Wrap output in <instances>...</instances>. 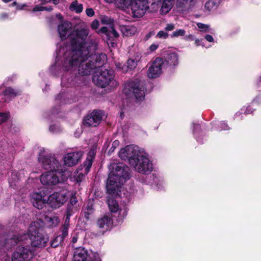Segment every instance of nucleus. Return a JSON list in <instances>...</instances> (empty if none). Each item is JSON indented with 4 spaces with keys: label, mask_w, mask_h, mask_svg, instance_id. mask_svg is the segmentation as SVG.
<instances>
[{
    "label": "nucleus",
    "mask_w": 261,
    "mask_h": 261,
    "mask_svg": "<svg viewBox=\"0 0 261 261\" xmlns=\"http://www.w3.org/2000/svg\"><path fill=\"white\" fill-rule=\"evenodd\" d=\"M58 31L62 40L69 38L71 41V50L65 53L66 60L63 63L66 70L78 66L79 74L87 75L96 67V63L106 59L105 54L96 53L98 44L96 39L85 41L88 35V30L75 31L71 22L64 21L59 25Z\"/></svg>",
    "instance_id": "f257e3e1"
},
{
    "label": "nucleus",
    "mask_w": 261,
    "mask_h": 261,
    "mask_svg": "<svg viewBox=\"0 0 261 261\" xmlns=\"http://www.w3.org/2000/svg\"><path fill=\"white\" fill-rule=\"evenodd\" d=\"M128 178V167L122 163H118L116 165L115 169L110 173L107 182V192L111 195L108 200L109 208L112 213L118 212L120 219L124 218L127 215L126 208L124 206L123 208H120L117 201L112 197L120 196L121 186Z\"/></svg>",
    "instance_id": "f03ea898"
},
{
    "label": "nucleus",
    "mask_w": 261,
    "mask_h": 261,
    "mask_svg": "<svg viewBox=\"0 0 261 261\" xmlns=\"http://www.w3.org/2000/svg\"><path fill=\"white\" fill-rule=\"evenodd\" d=\"M39 161L42 164L44 169H50V171L42 174L40 176V181L43 185L53 186L66 181L69 173L64 167L62 168L58 160L54 157L43 156L39 155Z\"/></svg>",
    "instance_id": "7ed1b4c3"
},
{
    "label": "nucleus",
    "mask_w": 261,
    "mask_h": 261,
    "mask_svg": "<svg viewBox=\"0 0 261 261\" xmlns=\"http://www.w3.org/2000/svg\"><path fill=\"white\" fill-rule=\"evenodd\" d=\"M40 226V224L38 222L32 223L29 228V234H20L16 239H11V242H8L6 244L3 248L2 251L5 252L7 249L10 248L15 243H19L26 244L29 242V240L31 241L32 247L38 248L44 247L49 241V238L46 235L39 232V228Z\"/></svg>",
    "instance_id": "20e7f679"
},
{
    "label": "nucleus",
    "mask_w": 261,
    "mask_h": 261,
    "mask_svg": "<svg viewBox=\"0 0 261 261\" xmlns=\"http://www.w3.org/2000/svg\"><path fill=\"white\" fill-rule=\"evenodd\" d=\"M119 156L123 160H128L129 164L134 167L138 172H146V153L138 146L133 145L127 146L121 149Z\"/></svg>",
    "instance_id": "39448f33"
},
{
    "label": "nucleus",
    "mask_w": 261,
    "mask_h": 261,
    "mask_svg": "<svg viewBox=\"0 0 261 261\" xmlns=\"http://www.w3.org/2000/svg\"><path fill=\"white\" fill-rule=\"evenodd\" d=\"M18 236H16L15 235H13V236L10 235H5L2 236L0 237V255L5 254L6 253V251L10 249H7L5 250V252L2 251L3 248L6 245V244L9 242H11V239L15 238L17 239ZM17 243H15L14 245H12L10 248L15 244ZM18 244H19L18 243ZM20 245L17 248L16 251L13 253L12 260V261H27L29 260L32 257V252L31 250L29 249L28 246H23L24 244L20 243Z\"/></svg>",
    "instance_id": "423d86ee"
},
{
    "label": "nucleus",
    "mask_w": 261,
    "mask_h": 261,
    "mask_svg": "<svg viewBox=\"0 0 261 261\" xmlns=\"http://www.w3.org/2000/svg\"><path fill=\"white\" fill-rule=\"evenodd\" d=\"M94 83L102 88L109 86L114 88L118 86V83L115 79L114 71L113 70L101 69L100 71L93 77Z\"/></svg>",
    "instance_id": "0eeeda50"
},
{
    "label": "nucleus",
    "mask_w": 261,
    "mask_h": 261,
    "mask_svg": "<svg viewBox=\"0 0 261 261\" xmlns=\"http://www.w3.org/2000/svg\"><path fill=\"white\" fill-rule=\"evenodd\" d=\"M144 85V83L141 81H130L125 84L123 92L127 97L135 95L138 101H142L145 97Z\"/></svg>",
    "instance_id": "6e6552de"
},
{
    "label": "nucleus",
    "mask_w": 261,
    "mask_h": 261,
    "mask_svg": "<svg viewBox=\"0 0 261 261\" xmlns=\"http://www.w3.org/2000/svg\"><path fill=\"white\" fill-rule=\"evenodd\" d=\"M67 194L68 192L66 190L54 193L48 196L47 204L53 208L60 207L67 201Z\"/></svg>",
    "instance_id": "1a4fd4ad"
},
{
    "label": "nucleus",
    "mask_w": 261,
    "mask_h": 261,
    "mask_svg": "<svg viewBox=\"0 0 261 261\" xmlns=\"http://www.w3.org/2000/svg\"><path fill=\"white\" fill-rule=\"evenodd\" d=\"M47 199L48 195L45 189L34 192L31 195V201L33 205L38 209H42L45 204L47 203Z\"/></svg>",
    "instance_id": "9d476101"
},
{
    "label": "nucleus",
    "mask_w": 261,
    "mask_h": 261,
    "mask_svg": "<svg viewBox=\"0 0 261 261\" xmlns=\"http://www.w3.org/2000/svg\"><path fill=\"white\" fill-rule=\"evenodd\" d=\"M101 22L102 24L109 25V27H103L100 29V31L102 33L106 34L110 37H111V36L115 38L118 37L119 34L114 28V21L112 19L108 16H103L101 17Z\"/></svg>",
    "instance_id": "9b49d317"
},
{
    "label": "nucleus",
    "mask_w": 261,
    "mask_h": 261,
    "mask_svg": "<svg viewBox=\"0 0 261 261\" xmlns=\"http://www.w3.org/2000/svg\"><path fill=\"white\" fill-rule=\"evenodd\" d=\"M163 63L164 62L162 58H156L150 66L148 76L152 78L158 77L162 72Z\"/></svg>",
    "instance_id": "f8f14e48"
},
{
    "label": "nucleus",
    "mask_w": 261,
    "mask_h": 261,
    "mask_svg": "<svg viewBox=\"0 0 261 261\" xmlns=\"http://www.w3.org/2000/svg\"><path fill=\"white\" fill-rule=\"evenodd\" d=\"M102 113L100 111H94L88 115L84 119V123L88 126H96L102 119Z\"/></svg>",
    "instance_id": "ddd939ff"
},
{
    "label": "nucleus",
    "mask_w": 261,
    "mask_h": 261,
    "mask_svg": "<svg viewBox=\"0 0 261 261\" xmlns=\"http://www.w3.org/2000/svg\"><path fill=\"white\" fill-rule=\"evenodd\" d=\"M82 155L83 153L81 151L70 152L66 154L64 158L65 165L68 167L75 165L77 163Z\"/></svg>",
    "instance_id": "4468645a"
},
{
    "label": "nucleus",
    "mask_w": 261,
    "mask_h": 261,
    "mask_svg": "<svg viewBox=\"0 0 261 261\" xmlns=\"http://www.w3.org/2000/svg\"><path fill=\"white\" fill-rule=\"evenodd\" d=\"M97 226L103 231H107L111 228L113 225V220L111 214H107L97 221Z\"/></svg>",
    "instance_id": "2eb2a0df"
},
{
    "label": "nucleus",
    "mask_w": 261,
    "mask_h": 261,
    "mask_svg": "<svg viewBox=\"0 0 261 261\" xmlns=\"http://www.w3.org/2000/svg\"><path fill=\"white\" fill-rule=\"evenodd\" d=\"M89 254L84 248H76L74 252V261H88Z\"/></svg>",
    "instance_id": "dca6fc26"
},
{
    "label": "nucleus",
    "mask_w": 261,
    "mask_h": 261,
    "mask_svg": "<svg viewBox=\"0 0 261 261\" xmlns=\"http://www.w3.org/2000/svg\"><path fill=\"white\" fill-rule=\"evenodd\" d=\"M196 4V0H177L176 6L182 11H188Z\"/></svg>",
    "instance_id": "f3484780"
},
{
    "label": "nucleus",
    "mask_w": 261,
    "mask_h": 261,
    "mask_svg": "<svg viewBox=\"0 0 261 261\" xmlns=\"http://www.w3.org/2000/svg\"><path fill=\"white\" fill-rule=\"evenodd\" d=\"M9 183L11 187L15 188L16 185L17 181L22 177L23 176V171H20L19 172L13 171L9 173Z\"/></svg>",
    "instance_id": "a211bd4d"
},
{
    "label": "nucleus",
    "mask_w": 261,
    "mask_h": 261,
    "mask_svg": "<svg viewBox=\"0 0 261 261\" xmlns=\"http://www.w3.org/2000/svg\"><path fill=\"white\" fill-rule=\"evenodd\" d=\"M127 66L125 65H122L121 63H116V66L119 70L122 71L123 72H126L128 70H132L136 67L137 61L135 60L129 59L127 61Z\"/></svg>",
    "instance_id": "6ab92c4d"
},
{
    "label": "nucleus",
    "mask_w": 261,
    "mask_h": 261,
    "mask_svg": "<svg viewBox=\"0 0 261 261\" xmlns=\"http://www.w3.org/2000/svg\"><path fill=\"white\" fill-rule=\"evenodd\" d=\"M94 156L95 150L94 149H92L88 152L87 159L84 163V166L85 167V173H86V174L90 170Z\"/></svg>",
    "instance_id": "aec40b11"
},
{
    "label": "nucleus",
    "mask_w": 261,
    "mask_h": 261,
    "mask_svg": "<svg viewBox=\"0 0 261 261\" xmlns=\"http://www.w3.org/2000/svg\"><path fill=\"white\" fill-rule=\"evenodd\" d=\"M166 61L170 66L174 67L178 64V55L176 53H171L168 55Z\"/></svg>",
    "instance_id": "412c9836"
},
{
    "label": "nucleus",
    "mask_w": 261,
    "mask_h": 261,
    "mask_svg": "<svg viewBox=\"0 0 261 261\" xmlns=\"http://www.w3.org/2000/svg\"><path fill=\"white\" fill-rule=\"evenodd\" d=\"M174 3L162 1V6L160 10V13L162 15H166L169 13L172 8Z\"/></svg>",
    "instance_id": "4be33fe9"
},
{
    "label": "nucleus",
    "mask_w": 261,
    "mask_h": 261,
    "mask_svg": "<svg viewBox=\"0 0 261 261\" xmlns=\"http://www.w3.org/2000/svg\"><path fill=\"white\" fill-rule=\"evenodd\" d=\"M18 93V91L11 88L10 87L7 88L4 91V95L5 96V101H9Z\"/></svg>",
    "instance_id": "5701e85b"
},
{
    "label": "nucleus",
    "mask_w": 261,
    "mask_h": 261,
    "mask_svg": "<svg viewBox=\"0 0 261 261\" xmlns=\"http://www.w3.org/2000/svg\"><path fill=\"white\" fill-rule=\"evenodd\" d=\"M122 33L126 36L134 35L137 32V29L133 26H125L122 28Z\"/></svg>",
    "instance_id": "b1692460"
},
{
    "label": "nucleus",
    "mask_w": 261,
    "mask_h": 261,
    "mask_svg": "<svg viewBox=\"0 0 261 261\" xmlns=\"http://www.w3.org/2000/svg\"><path fill=\"white\" fill-rule=\"evenodd\" d=\"M71 215V213L70 212L69 209H68L67 212V216H66V220H65V224L64 225V229H63V231H62V234L61 236H60L61 237H63V240L68 234V226H69V222L70 217Z\"/></svg>",
    "instance_id": "393cba45"
},
{
    "label": "nucleus",
    "mask_w": 261,
    "mask_h": 261,
    "mask_svg": "<svg viewBox=\"0 0 261 261\" xmlns=\"http://www.w3.org/2000/svg\"><path fill=\"white\" fill-rule=\"evenodd\" d=\"M220 0H209L205 5V8L208 11L216 9L220 4Z\"/></svg>",
    "instance_id": "a878e982"
},
{
    "label": "nucleus",
    "mask_w": 261,
    "mask_h": 261,
    "mask_svg": "<svg viewBox=\"0 0 261 261\" xmlns=\"http://www.w3.org/2000/svg\"><path fill=\"white\" fill-rule=\"evenodd\" d=\"M82 172H80L79 171L74 172L72 176L70 177L71 181H76V182H81L84 178V174Z\"/></svg>",
    "instance_id": "bb28decb"
},
{
    "label": "nucleus",
    "mask_w": 261,
    "mask_h": 261,
    "mask_svg": "<svg viewBox=\"0 0 261 261\" xmlns=\"http://www.w3.org/2000/svg\"><path fill=\"white\" fill-rule=\"evenodd\" d=\"M70 9L72 11H74L76 13H80L83 10V6L79 4L76 1H73L70 6Z\"/></svg>",
    "instance_id": "cd10ccee"
},
{
    "label": "nucleus",
    "mask_w": 261,
    "mask_h": 261,
    "mask_svg": "<svg viewBox=\"0 0 261 261\" xmlns=\"http://www.w3.org/2000/svg\"><path fill=\"white\" fill-rule=\"evenodd\" d=\"M48 225L49 226H55L57 225L59 223V220L57 217L54 216L53 217H49L46 219Z\"/></svg>",
    "instance_id": "c85d7f7f"
},
{
    "label": "nucleus",
    "mask_w": 261,
    "mask_h": 261,
    "mask_svg": "<svg viewBox=\"0 0 261 261\" xmlns=\"http://www.w3.org/2000/svg\"><path fill=\"white\" fill-rule=\"evenodd\" d=\"M10 117L9 112H0V125L6 122Z\"/></svg>",
    "instance_id": "c756f323"
},
{
    "label": "nucleus",
    "mask_w": 261,
    "mask_h": 261,
    "mask_svg": "<svg viewBox=\"0 0 261 261\" xmlns=\"http://www.w3.org/2000/svg\"><path fill=\"white\" fill-rule=\"evenodd\" d=\"M88 261H101L99 254L96 252L89 254Z\"/></svg>",
    "instance_id": "7c9ffc66"
},
{
    "label": "nucleus",
    "mask_w": 261,
    "mask_h": 261,
    "mask_svg": "<svg viewBox=\"0 0 261 261\" xmlns=\"http://www.w3.org/2000/svg\"><path fill=\"white\" fill-rule=\"evenodd\" d=\"M63 237L60 236H58L51 242V246L53 247H57L63 242Z\"/></svg>",
    "instance_id": "2f4dec72"
},
{
    "label": "nucleus",
    "mask_w": 261,
    "mask_h": 261,
    "mask_svg": "<svg viewBox=\"0 0 261 261\" xmlns=\"http://www.w3.org/2000/svg\"><path fill=\"white\" fill-rule=\"evenodd\" d=\"M93 212V207L91 203H89L87 205L86 210L85 212V217L88 219V216Z\"/></svg>",
    "instance_id": "473e14b6"
},
{
    "label": "nucleus",
    "mask_w": 261,
    "mask_h": 261,
    "mask_svg": "<svg viewBox=\"0 0 261 261\" xmlns=\"http://www.w3.org/2000/svg\"><path fill=\"white\" fill-rule=\"evenodd\" d=\"M159 5L153 2L151 4V6L149 7H148V10H149V12L152 13H154L158 11L159 9Z\"/></svg>",
    "instance_id": "72a5a7b5"
},
{
    "label": "nucleus",
    "mask_w": 261,
    "mask_h": 261,
    "mask_svg": "<svg viewBox=\"0 0 261 261\" xmlns=\"http://www.w3.org/2000/svg\"><path fill=\"white\" fill-rule=\"evenodd\" d=\"M61 130V127L59 124H53L49 127V131L52 133H58Z\"/></svg>",
    "instance_id": "f704fd0d"
},
{
    "label": "nucleus",
    "mask_w": 261,
    "mask_h": 261,
    "mask_svg": "<svg viewBox=\"0 0 261 261\" xmlns=\"http://www.w3.org/2000/svg\"><path fill=\"white\" fill-rule=\"evenodd\" d=\"M52 8L51 7H42L39 6H35L33 9V11H51Z\"/></svg>",
    "instance_id": "c9c22d12"
},
{
    "label": "nucleus",
    "mask_w": 261,
    "mask_h": 261,
    "mask_svg": "<svg viewBox=\"0 0 261 261\" xmlns=\"http://www.w3.org/2000/svg\"><path fill=\"white\" fill-rule=\"evenodd\" d=\"M185 35V31L182 29H179L178 30H176L173 32L172 33V36L173 37H178L179 36H184Z\"/></svg>",
    "instance_id": "e433bc0d"
},
{
    "label": "nucleus",
    "mask_w": 261,
    "mask_h": 261,
    "mask_svg": "<svg viewBox=\"0 0 261 261\" xmlns=\"http://www.w3.org/2000/svg\"><path fill=\"white\" fill-rule=\"evenodd\" d=\"M157 36L159 38H166L168 36V34L164 31H161L158 33Z\"/></svg>",
    "instance_id": "4c0bfd02"
},
{
    "label": "nucleus",
    "mask_w": 261,
    "mask_h": 261,
    "mask_svg": "<svg viewBox=\"0 0 261 261\" xmlns=\"http://www.w3.org/2000/svg\"><path fill=\"white\" fill-rule=\"evenodd\" d=\"M159 45L158 43H153L151 44L149 47L150 52H153L159 47Z\"/></svg>",
    "instance_id": "58836bf2"
},
{
    "label": "nucleus",
    "mask_w": 261,
    "mask_h": 261,
    "mask_svg": "<svg viewBox=\"0 0 261 261\" xmlns=\"http://www.w3.org/2000/svg\"><path fill=\"white\" fill-rule=\"evenodd\" d=\"M86 14L90 17H91L94 15V12L93 10L91 8L87 9L86 10Z\"/></svg>",
    "instance_id": "ea45409f"
},
{
    "label": "nucleus",
    "mask_w": 261,
    "mask_h": 261,
    "mask_svg": "<svg viewBox=\"0 0 261 261\" xmlns=\"http://www.w3.org/2000/svg\"><path fill=\"white\" fill-rule=\"evenodd\" d=\"M197 27H198V28L201 29H203L205 31L208 28V26L207 25H206V24L202 23H198Z\"/></svg>",
    "instance_id": "a19ab883"
},
{
    "label": "nucleus",
    "mask_w": 261,
    "mask_h": 261,
    "mask_svg": "<svg viewBox=\"0 0 261 261\" xmlns=\"http://www.w3.org/2000/svg\"><path fill=\"white\" fill-rule=\"evenodd\" d=\"M12 6H16V8L18 10H22L23 9L24 7L25 6V4H23V5H18L16 2H14L12 4Z\"/></svg>",
    "instance_id": "79ce46f5"
},
{
    "label": "nucleus",
    "mask_w": 261,
    "mask_h": 261,
    "mask_svg": "<svg viewBox=\"0 0 261 261\" xmlns=\"http://www.w3.org/2000/svg\"><path fill=\"white\" fill-rule=\"evenodd\" d=\"M98 26L99 22L96 20H94L91 25V27L93 29H96L98 27Z\"/></svg>",
    "instance_id": "37998d69"
},
{
    "label": "nucleus",
    "mask_w": 261,
    "mask_h": 261,
    "mask_svg": "<svg viewBox=\"0 0 261 261\" xmlns=\"http://www.w3.org/2000/svg\"><path fill=\"white\" fill-rule=\"evenodd\" d=\"M153 176H154V175H153ZM153 182L152 183H154L155 185H158L159 184H160V186H161V183L160 184L159 182H161V181L160 180V179H159L158 177H153Z\"/></svg>",
    "instance_id": "c03bdc74"
},
{
    "label": "nucleus",
    "mask_w": 261,
    "mask_h": 261,
    "mask_svg": "<svg viewBox=\"0 0 261 261\" xmlns=\"http://www.w3.org/2000/svg\"><path fill=\"white\" fill-rule=\"evenodd\" d=\"M174 29V25L173 24H168L165 28V30L167 31H170Z\"/></svg>",
    "instance_id": "a18cd8bd"
},
{
    "label": "nucleus",
    "mask_w": 261,
    "mask_h": 261,
    "mask_svg": "<svg viewBox=\"0 0 261 261\" xmlns=\"http://www.w3.org/2000/svg\"><path fill=\"white\" fill-rule=\"evenodd\" d=\"M205 38L208 42H212L214 41L213 37L211 35H206Z\"/></svg>",
    "instance_id": "49530a36"
},
{
    "label": "nucleus",
    "mask_w": 261,
    "mask_h": 261,
    "mask_svg": "<svg viewBox=\"0 0 261 261\" xmlns=\"http://www.w3.org/2000/svg\"><path fill=\"white\" fill-rule=\"evenodd\" d=\"M221 127L222 129H227L228 126L224 122H221L220 123Z\"/></svg>",
    "instance_id": "de8ad7c7"
},
{
    "label": "nucleus",
    "mask_w": 261,
    "mask_h": 261,
    "mask_svg": "<svg viewBox=\"0 0 261 261\" xmlns=\"http://www.w3.org/2000/svg\"><path fill=\"white\" fill-rule=\"evenodd\" d=\"M153 170V165L148 161V171H152Z\"/></svg>",
    "instance_id": "09e8293b"
},
{
    "label": "nucleus",
    "mask_w": 261,
    "mask_h": 261,
    "mask_svg": "<svg viewBox=\"0 0 261 261\" xmlns=\"http://www.w3.org/2000/svg\"><path fill=\"white\" fill-rule=\"evenodd\" d=\"M119 142L118 140H115L113 142L112 147L116 148L119 145Z\"/></svg>",
    "instance_id": "8fccbe9b"
},
{
    "label": "nucleus",
    "mask_w": 261,
    "mask_h": 261,
    "mask_svg": "<svg viewBox=\"0 0 261 261\" xmlns=\"http://www.w3.org/2000/svg\"><path fill=\"white\" fill-rule=\"evenodd\" d=\"M77 202V200L75 197H72L70 200V203L72 205L75 204Z\"/></svg>",
    "instance_id": "3c124183"
},
{
    "label": "nucleus",
    "mask_w": 261,
    "mask_h": 261,
    "mask_svg": "<svg viewBox=\"0 0 261 261\" xmlns=\"http://www.w3.org/2000/svg\"><path fill=\"white\" fill-rule=\"evenodd\" d=\"M77 238L76 237L74 236L72 238V242L73 243H75L77 242Z\"/></svg>",
    "instance_id": "603ef678"
},
{
    "label": "nucleus",
    "mask_w": 261,
    "mask_h": 261,
    "mask_svg": "<svg viewBox=\"0 0 261 261\" xmlns=\"http://www.w3.org/2000/svg\"><path fill=\"white\" fill-rule=\"evenodd\" d=\"M57 17H58L59 19H62V15L60 14H58L56 15Z\"/></svg>",
    "instance_id": "864d4df0"
},
{
    "label": "nucleus",
    "mask_w": 261,
    "mask_h": 261,
    "mask_svg": "<svg viewBox=\"0 0 261 261\" xmlns=\"http://www.w3.org/2000/svg\"><path fill=\"white\" fill-rule=\"evenodd\" d=\"M2 1L3 2L7 3H9L11 1H12L13 0H2Z\"/></svg>",
    "instance_id": "5fc2aeb1"
},
{
    "label": "nucleus",
    "mask_w": 261,
    "mask_h": 261,
    "mask_svg": "<svg viewBox=\"0 0 261 261\" xmlns=\"http://www.w3.org/2000/svg\"><path fill=\"white\" fill-rule=\"evenodd\" d=\"M199 41L198 40H197V39H196V40H195V42H196V43L197 44V45H199V43H199Z\"/></svg>",
    "instance_id": "6e6d98bb"
},
{
    "label": "nucleus",
    "mask_w": 261,
    "mask_h": 261,
    "mask_svg": "<svg viewBox=\"0 0 261 261\" xmlns=\"http://www.w3.org/2000/svg\"><path fill=\"white\" fill-rule=\"evenodd\" d=\"M116 45V44L114 42H111V46H114Z\"/></svg>",
    "instance_id": "4d7b16f0"
},
{
    "label": "nucleus",
    "mask_w": 261,
    "mask_h": 261,
    "mask_svg": "<svg viewBox=\"0 0 261 261\" xmlns=\"http://www.w3.org/2000/svg\"><path fill=\"white\" fill-rule=\"evenodd\" d=\"M246 113H249V110H248V108L247 109L246 112Z\"/></svg>",
    "instance_id": "13d9d810"
},
{
    "label": "nucleus",
    "mask_w": 261,
    "mask_h": 261,
    "mask_svg": "<svg viewBox=\"0 0 261 261\" xmlns=\"http://www.w3.org/2000/svg\"><path fill=\"white\" fill-rule=\"evenodd\" d=\"M199 125H198V124H197V125H196V127H197V128H198V127H199Z\"/></svg>",
    "instance_id": "bf43d9fd"
}]
</instances>
